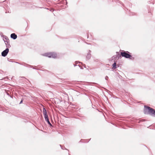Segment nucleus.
Instances as JSON below:
<instances>
[{
  "instance_id": "f257e3e1",
  "label": "nucleus",
  "mask_w": 155,
  "mask_h": 155,
  "mask_svg": "<svg viewBox=\"0 0 155 155\" xmlns=\"http://www.w3.org/2000/svg\"><path fill=\"white\" fill-rule=\"evenodd\" d=\"M144 113L145 114H148V113L152 116H155V110L153 108L147 106H144Z\"/></svg>"
},
{
  "instance_id": "f03ea898",
  "label": "nucleus",
  "mask_w": 155,
  "mask_h": 155,
  "mask_svg": "<svg viewBox=\"0 0 155 155\" xmlns=\"http://www.w3.org/2000/svg\"><path fill=\"white\" fill-rule=\"evenodd\" d=\"M121 55L123 57H124L127 58H129L132 60L134 59V58L130 54V53L129 51H122V52H121Z\"/></svg>"
},
{
  "instance_id": "7ed1b4c3",
  "label": "nucleus",
  "mask_w": 155,
  "mask_h": 155,
  "mask_svg": "<svg viewBox=\"0 0 155 155\" xmlns=\"http://www.w3.org/2000/svg\"><path fill=\"white\" fill-rule=\"evenodd\" d=\"M43 55L48 57L49 58L52 57L54 58H55L57 57V54L54 52H50L46 53L44 54Z\"/></svg>"
},
{
  "instance_id": "20e7f679",
  "label": "nucleus",
  "mask_w": 155,
  "mask_h": 155,
  "mask_svg": "<svg viewBox=\"0 0 155 155\" xmlns=\"http://www.w3.org/2000/svg\"><path fill=\"white\" fill-rule=\"evenodd\" d=\"M4 41L6 45L7 48H9L11 47V45L9 43V40L8 38H5Z\"/></svg>"
},
{
  "instance_id": "39448f33",
  "label": "nucleus",
  "mask_w": 155,
  "mask_h": 155,
  "mask_svg": "<svg viewBox=\"0 0 155 155\" xmlns=\"http://www.w3.org/2000/svg\"><path fill=\"white\" fill-rule=\"evenodd\" d=\"M9 52L8 48H7L5 50L3 51L1 53L2 56L5 57L7 56Z\"/></svg>"
},
{
  "instance_id": "423d86ee",
  "label": "nucleus",
  "mask_w": 155,
  "mask_h": 155,
  "mask_svg": "<svg viewBox=\"0 0 155 155\" xmlns=\"http://www.w3.org/2000/svg\"><path fill=\"white\" fill-rule=\"evenodd\" d=\"M44 117L45 121L47 122L48 124L50 126H52V125L49 120L48 116H46L45 117Z\"/></svg>"
},
{
  "instance_id": "0eeeda50",
  "label": "nucleus",
  "mask_w": 155,
  "mask_h": 155,
  "mask_svg": "<svg viewBox=\"0 0 155 155\" xmlns=\"http://www.w3.org/2000/svg\"><path fill=\"white\" fill-rule=\"evenodd\" d=\"M17 37V35L15 33H12L11 35V38L14 40L16 39Z\"/></svg>"
},
{
  "instance_id": "6e6552de",
  "label": "nucleus",
  "mask_w": 155,
  "mask_h": 155,
  "mask_svg": "<svg viewBox=\"0 0 155 155\" xmlns=\"http://www.w3.org/2000/svg\"><path fill=\"white\" fill-rule=\"evenodd\" d=\"M91 50H89L88 53H87V55L86 56V58L88 60L91 57Z\"/></svg>"
},
{
  "instance_id": "1a4fd4ad",
  "label": "nucleus",
  "mask_w": 155,
  "mask_h": 155,
  "mask_svg": "<svg viewBox=\"0 0 155 155\" xmlns=\"http://www.w3.org/2000/svg\"><path fill=\"white\" fill-rule=\"evenodd\" d=\"M43 112L44 117H45L46 116H48L47 114L46 110L44 108H43Z\"/></svg>"
},
{
  "instance_id": "9d476101",
  "label": "nucleus",
  "mask_w": 155,
  "mask_h": 155,
  "mask_svg": "<svg viewBox=\"0 0 155 155\" xmlns=\"http://www.w3.org/2000/svg\"><path fill=\"white\" fill-rule=\"evenodd\" d=\"M89 140H88V139L86 140H83L82 139H81V140L80 142H86V143H87L89 142Z\"/></svg>"
},
{
  "instance_id": "9b49d317",
  "label": "nucleus",
  "mask_w": 155,
  "mask_h": 155,
  "mask_svg": "<svg viewBox=\"0 0 155 155\" xmlns=\"http://www.w3.org/2000/svg\"><path fill=\"white\" fill-rule=\"evenodd\" d=\"M113 67L114 69H116V62H114V63L112 64Z\"/></svg>"
},
{
  "instance_id": "f8f14e48",
  "label": "nucleus",
  "mask_w": 155,
  "mask_h": 155,
  "mask_svg": "<svg viewBox=\"0 0 155 155\" xmlns=\"http://www.w3.org/2000/svg\"><path fill=\"white\" fill-rule=\"evenodd\" d=\"M78 63H81V62H80L79 61H76L75 62V64H74V66H77V64H78Z\"/></svg>"
},
{
  "instance_id": "ddd939ff",
  "label": "nucleus",
  "mask_w": 155,
  "mask_h": 155,
  "mask_svg": "<svg viewBox=\"0 0 155 155\" xmlns=\"http://www.w3.org/2000/svg\"><path fill=\"white\" fill-rule=\"evenodd\" d=\"M117 57L118 58H120L121 57V54H120L117 52H116Z\"/></svg>"
},
{
  "instance_id": "4468645a",
  "label": "nucleus",
  "mask_w": 155,
  "mask_h": 155,
  "mask_svg": "<svg viewBox=\"0 0 155 155\" xmlns=\"http://www.w3.org/2000/svg\"><path fill=\"white\" fill-rule=\"evenodd\" d=\"M129 15H135V13H134L131 12L130 13H129Z\"/></svg>"
},
{
  "instance_id": "2eb2a0df",
  "label": "nucleus",
  "mask_w": 155,
  "mask_h": 155,
  "mask_svg": "<svg viewBox=\"0 0 155 155\" xmlns=\"http://www.w3.org/2000/svg\"><path fill=\"white\" fill-rule=\"evenodd\" d=\"M60 146L61 147V148L62 149H63V150L66 149V148L65 147H62L61 146V145H60Z\"/></svg>"
},
{
  "instance_id": "dca6fc26",
  "label": "nucleus",
  "mask_w": 155,
  "mask_h": 155,
  "mask_svg": "<svg viewBox=\"0 0 155 155\" xmlns=\"http://www.w3.org/2000/svg\"><path fill=\"white\" fill-rule=\"evenodd\" d=\"M78 66L81 69H82V67L81 66L80 64L78 65Z\"/></svg>"
},
{
  "instance_id": "f3484780",
  "label": "nucleus",
  "mask_w": 155,
  "mask_h": 155,
  "mask_svg": "<svg viewBox=\"0 0 155 155\" xmlns=\"http://www.w3.org/2000/svg\"><path fill=\"white\" fill-rule=\"evenodd\" d=\"M108 78V77L107 76H106L105 77V79L106 80H107Z\"/></svg>"
},
{
  "instance_id": "a211bd4d",
  "label": "nucleus",
  "mask_w": 155,
  "mask_h": 155,
  "mask_svg": "<svg viewBox=\"0 0 155 155\" xmlns=\"http://www.w3.org/2000/svg\"><path fill=\"white\" fill-rule=\"evenodd\" d=\"M11 59H9V58H8V61L10 62H12L11 61Z\"/></svg>"
},
{
  "instance_id": "6ab92c4d",
  "label": "nucleus",
  "mask_w": 155,
  "mask_h": 155,
  "mask_svg": "<svg viewBox=\"0 0 155 155\" xmlns=\"http://www.w3.org/2000/svg\"><path fill=\"white\" fill-rule=\"evenodd\" d=\"M23 102V100H21V101L20 103H19V104H21Z\"/></svg>"
},
{
  "instance_id": "aec40b11",
  "label": "nucleus",
  "mask_w": 155,
  "mask_h": 155,
  "mask_svg": "<svg viewBox=\"0 0 155 155\" xmlns=\"http://www.w3.org/2000/svg\"><path fill=\"white\" fill-rule=\"evenodd\" d=\"M51 11V12H53L54 11V10L53 9H51V10H50Z\"/></svg>"
},
{
  "instance_id": "412c9836",
  "label": "nucleus",
  "mask_w": 155,
  "mask_h": 155,
  "mask_svg": "<svg viewBox=\"0 0 155 155\" xmlns=\"http://www.w3.org/2000/svg\"><path fill=\"white\" fill-rule=\"evenodd\" d=\"M65 2L66 4H67V0L65 1Z\"/></svg>"
},
{
  "instance_id": "4be33fe9",
  "label": "nucleus",
  "mask_w": 155,
  "mask_h": 155,
  "mask_svg": "<svg viewBox=\"0 0 155 155\" xmlns=\"http://www.w3.org/2000/svg\"><path fill=\"white\" fill-rule=\"evenodd\" d=\"M67 7V5H65V8H66V7Z\"/></svg>"
}]
</instances>
